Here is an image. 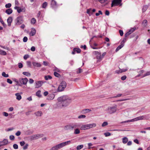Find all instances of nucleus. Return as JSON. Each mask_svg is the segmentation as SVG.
<instances>
[{
  "mask_svg": "<svg viewBox=\"0 0 150 150\" xmlns=\"http://www.w3.org/2000/svg\"><path fill=\"white\" fill-rule=\"evenodd\" d=\"M57 105L60 108L67 106L71 102V100L67 96H63L57 99Z\"/></svg>",
  "mask_w": 150,
  "mask_h": 150,
  "instance_id": "f257e3e1",
  "label": "nucleus"
},
{
  "mask_svg": "<svg viewBox=\"0 0 150 150\" xmlns=\"http://www.w3.org/2000/svg\"><path fill=\"white\" fill-rule=\"evenodd\" d=\"M71 141L69 140L60 143L52 147L50 150H58L59 149L70 144L71 143Z\"/></svg>",
  "mask_w": 150,
  "mask_h": 150,
  "instance_id": "f03ea898",
  "label": "nucleus"
},
{
  "mask_svg": "<svg viewBox=\"0 0 150 150\" xmlns=\"http://www.w3.org/2000/svg\"><path fill=\"white\" fill-rule=\"evenodd\" d=\"M67 86V83L65 81H62L59 86L57 91L58 92H61L64 91Z\"/></svg>",
  "mask_w": 150,
  "mask_h": 150,
  "instance_id": "7ed1b4c3",
  "label": "nucleus"
},
{
  "mask_svg": "<svg viewBox=\"0 0 150 150\" xmlns=\"http://www.w3.org/2000/svg\"><path fill=\"white\" fill-rule=\"evenodd\" d=\"M146 116L142 115L140 116L137 117L135 118L132 120H128L127 121H123L121 122V123H124L127 122H132L133 120V121H136L139 120H142L146 118Z\"/></svg>",
  "mask_w": 150,
  "mask_h": 150,
  "instance_id": "20e7f679",
  "label": "nucleus"
},
{
  "mask_svg": "<svg viewBox=\"0 0 150 150\" xmlns=\"http://www.w3.org/2000/svg\"><path fill=\"white\" fill-rule=\"evenodd\" d=\"M117 105H115L114 106L108 107L107 110L109 113L112 114L115 112L117 110Z\"/></svg>",
  "mask_w": 150,
  "mask_h": 150,
  "instance_id": "39448f33",
  "label": "nucleus"
},
{
  "mask_svg": "<svg viewBox=\"0 0 150 150\" xmlns=\"http://www.w3.org/2000/svg\"><path fill=\"white\" fill-rule=\"evenodd\" d=\"M93 124L83 125L81 127V129L82 130L87 129L93 127Z\"/></svg>",
  "mask_w": 150,
  "mask_h": 150,
  "instance_id": "423d86ee",
  "label": "nucleus"
},
{
  "mask_svg": "<svg viewBox=\"0 0 150 150\" xmlns=\"http://www.w3.org/2000/svg\"><path fill=\"white\" fill-rule=\"evenodd\" d=\"M28 81L27 78H20L19 79V84L21 85H26Z\"/></svg>",
  "mask_w": 150,
  "mask_h": 150,
  "instance_id": "0eeeda50",
  "label": "nucleus"
},
{
  "mask_svg": "<svg viewBox=\"0 0 150 150\" xmlns=\"http://www.w3.org/2000/svg\"><path fill=\"white\" fill-rule=\"evenodd\" d=\"M45 82L42 81H36L35 83V88L40 87Z\"/></svg>",
  "mask_w": 150,
  "mask_h": 150,
  "instance_id": "6e6552de",
  "label": "nucleus"
},
{
  "mask_svg": "<svg viewBox=\"0 0 150 150\" xmlns=\"http://www.w3.org/2000/svg\"><path fill=\"white\" fill-rule=\"evenodd\" d=\"M121 0H113L111 4V6H115L119 5L121 2Z\"/></svg>",
  "mask_w": 150,
  "mask_h": 150,
  "instance_id": "1a4fd4ad",
  "label": "nucleus"
},
{
  "mask_svg": "<svg viewBox=\"0 0 150 150\" xmlns=\"http://www.w3.org/2000/svg\"><path fill=\"white\" fill-rule=\"evenodd\" d=\"M94 53L96 55V58L98 59L97 62L101 61V57L100 53L97 51H94Z\"/></svg>",
  "mask_w": 150,
  "mask_h": 150,
  "instance_id": "9d476101",
  "label": "nucleus"
},
{
  "mask_svg": "<svg viewBox=\"0 0 150 150\" xmlns=\"http://www.w3.org/2000/svg\"><path fill=\"white\" fill-rule=\"evenodd\" d=\"M16 24L20 25L23 22V17L22 16L18 17L16 19Z\"/></svg>",
  "mask_w": 150,
  "mask_h": 150,
  "instance_id": "9b49d317",
  "label": "nucleus"
},
{
  "mask_svg": "<svg viewBox=\"0 0 150 150\" xmlns=\"http://www.w3.org/2000/svg\"><path fill=\"white\" fill-rule=\"evenodd\" d=\"M64 129L66 130H72L71 124H69L65 126L64 127Z\"/></svg>",
  "mask_w": 150,
  "mask_h": 150,
  "instance_id": "f8f14e48",
  "label": "nucleus"
},
{
  "mask_svg": "<svg viewBox=\"0 0 150 150\" xmlns=\"http://www.w3.org/2000/svg\"><path fill=\"white\" fill-rule=\"evenodd\" d=\"M73 129H74L80 126V125L77 123H73L71 124Z\"/></svg>",
  "mask_w": 150,
  "mask_h": 150,
  "instance_id": "ddd939ff",
  "label": "nucleus"
},
{
  "mask_svg": "<svg viewBox=\"0 0 150 150\" xmlns=\"http://www.w3.org/2000/svg\"><path fill=\"white\" fill-rule=\"evenodd\" d=\"M54 97V95L53 94H51L49 95L47 99L49 100H53Z\"/></svg>",
  "mask_w": 150,
  "mask_h": 150,
  "instance_id": "4468645a",
  "label": "nucleus"
},
{
  "mask_svg": "<svg viewBox=\"0 0 150 150\" xmlns=\"http://www.w3.org/2000/svg\"><path fill=\"white\" fill-rule=\"evenodd\" d=\"M51 4L52 8H54L57 6V2L54 0H52Z\"/></svg>",
  "mask_w": 150,
  "mask_h": 150,
  "instance_id": "2eb2a0df",
  "label": "nucleus"
},
{
  "mask_svg": "<svg viewBox=\"0 0 150 150\" xmlns=\"http://www.w3.org/2000/svg\"><path fill=\"white\" fill-rule=\"evenodd\" d=\"M12 21V18L11 17H9L7 20V22L8 23V25L9 26L11 25V23Z\"/></svg>",
  "mask_w": 150,
  "mask_h": 150,
  "instance_id": "dca6fc26",
  "label": "nucleus"
},
{
  "mask_svg": "<svg viewBox=\"0 0 150 150\" xmlns=\"http://www.w3.org/2000/svg\"><path fill=\"white\" fill-rule=\"evenodd\" d=\"M127 70V69H120L118 70H116V71H115V73L119 74L120 73H121L122 72H125V71H126Z\"/></svg>",
  "mask_w": 150,
  "mask_h": 150,
  "instance_id": "f3484780",
  "label": "nucleus"
},
{
  "mask_svg": "<svg viewBox=\"0 0 150 150\" xmlns=\"http://www.w3.org/2000/svg\"><path fill=\"white\" fill-rule=\"evenodd\" d=\"M94 12V9H89L87 10V13L89 16L92 15Z\"/></svg>",
  "mask_w": 150,
  "mask_h": 150,
  "instance_id": "a211bd4d",
  "label": "nucleus"
},
{
  "mask_svg": "<svg viewBox=\"0 0 150 150\" xmlns=\"http://www.w3.org/2000/svg\"><path fill=\"white\" fill-rule=\"evenodd\" d=\"M34 114L37 117H40L42 115V113L41 111H38L35 112Z\"/></svg>",
  "mask_w": 150,
  "mask_h": 150,
  "instance_id": "6ab92c4d",
  "label": "nucleus"
},
{
  "mask_svg": "<svg viewBox=\"0 0 150 150\" xmlns=\"http://www.w3.org/2000/svg\"><path fill=\"white\" fill-rule=\"evenodd\" d=\"M15 95L16 96V99L18 100H20L21 99V96L19 93H16Z\"/></svg>",
  "mask_w": 150,
  "mask_h": 150,
  "instance_id": "aec40b11",
  "label": "nucleus"
},
{
  "mask_svg": "<svg viewBox=\"0 0 150 150\" xmlns=\"http://www.w3.org/2000/svg\"><path fill=\"white\" fill-rule=\"evenodd\" d=\"M36 33V30L35 29H32L30 33V36H33L35 35Z\"/></svg>",
  "mask_w": 150,
  "mask_h": 150,
  "instance_id": "412c9836",
  "label": "nucleus"
},
{
  "mask_svg": "<svg viewBox=\"0 0 150 150\" xmlns=\"http://www.w3.org/2000/svg\"><path fill=\"white\" fill-rule=\"evenodd\" d=\"M90 111H91V110L86 109L82 110L81 111V112L83 114H85L86 113Z\"/></svg>",
  "mask_w": 150,
  "mask_h": 150,
  "instance_id": "4be33fe9",
  "label": "nucleus"
},
{
  "mask_svg": "<svg viewBox=\"0 0 150 150\" xmlns=\"http://www.w3.org/2000/svg\"><path fill=\"white\" fill-rule=\"evenodd\" d=\"M32 64L33 66L35 67H40L41 66V64L39 63L36 62H33Z\"/></svg>",
  "mask_w": 150,
  "mask_h": 150,
  "instance_id": "5701e85b",
  "label": "nucleus"
},
{
  "mask_svg": "<svg viewBox=\"0 0 150 150\" xmlns=\"http://www.w3.org/2000/svg\"><path fill=\"white\" fill-rule=\"evenodd\" d=\"M13 12L12 9L11 8H8L6 11L5 12L8 14L9 15L11 14Z\"/></svg>",
  "mask_w": 150,
  "mask_h": 150,
  "instance_id": "b1692460",
  "label": "nucleus"
},
{
  "mask_svg": "<svg viewBox=\"0 0 150 150\" xmlns=\"http://www.w3.org/2000/svg\"><path fill=\"white\" fill-rule=\"evenodd\" d=\"M14 9L17 10V12L18 13H20L22 11V9L21 8L18 7V6H15L14 7Z\"/></svg>",
  "mask_w": 150,
  "mask_h": 150,
  "instance_id": "393cba45",
  "label": "nucleus"
},
{
  "mask_svg": "<svg viewBox=\"0 0 150 150\" xmlns=\"http://www.w3.org/2000/svg\"><path fill=\"white\" fill-rule=\"evenodd\" d=\"M124 45L123 44L121 43V45L118 46L116 48L115 51L116 52L118 51L119 50L121 49L124 46Z\"/></svg>",
  "mask_w": 150,
  "mask_h": 150,
  "instance_id": "a878e982",
  "label": "nucleus"
},
{
  "mask_svg": "<svg viewBox=\"0 0 150 150\" xmlns=\"http://www.w3.org/2000/svg\"><path fill=\"white\" fill-rule=\"evenodd\" d=\"M93 37L91 38V39L90 40L89 43L91 45V46L92 47V48L94 49V46L93 45Z\"/></svg>",
  "mask_w": 150,
  "mask_h": 150,
  "instance_id": "bb28decb",
  "label": "nucleus"
},
{
  "mask_svg": "<svg viewBox=\"0 0 150 150\" xmlns=\"http://www.w3.org/2000/svg\"><path fill=\"white\" fill-rule=\"evenodd\" d=\"M147 20L146 19L144 20L142 23V24L143 25V26L144 27H145L147 26Z\"/></svg>",
  "mask_w": 150,
  "mask_h": 150,
  "instance_id": "cd10ccee",
  "label": "nucleus"
},
{
  "mask_svg": "<svg viewBox=\"0 0 150 150\" xmlns=\"http://www.w3.org/2000/svg\"><path fill=\"white\" fill-rule=\"evenodd\" d=\"M74 51L76 52L77 53H79L81 52V50L79 48H74L73 49Z\"/></svg>",
  "mask_w": 150,
  "mask_h": 150,
  "instance_id": "c85d7f7f",
  "label": "nucleus"
},
{
  "mask_svg": "<svg viewBox=\"0 0 150 150\" xmlns=\"http://www.w3.org/2000/svg\"><path fill=\"white\" fill-rule=\"evenodd\" d=\"M7 53L5 51L0 49V54L3 55H5Z\"/></svg>",
  "mask_w": 150,
  "mask_h": 150,
  "instance_id": "c756f323",
  "label": "nucleus"
},
{
  "mask_svg": "<svg viewBox=\"0 0 150 150\" xmlns=\"http://www.w3.org/2000/svg\"><path fill=\"white\" fill-rule=\"evenodd\" d=\"M128 141V139L126 137H124L122 139V142L124 144H125Z\"/></svg>",
  "mask_w": 150,
  "mask_h": 150,
  "instance_id": "7c9ffc66",
  "label": "nucleus"
},
{
  "mask_svg": "<svg viewBox=\"0 0 150 150\" xmlns=\"http://www.w3.org/2000/svg\"><path fill=\"white\" fill-rule=\"evenodd\" d=\"M35 137V139H38L39 138H41L43 136L42 134H35L34 135Z\"/></svg>",
  "mask_w": 150,
  "mask_h": 150,
  "instance_id": "2f4dec72",
  "label": "nucleus"
},
{
  "mask_svg": "<svg viewBox=\"0 0 150 150\" xmlns=\"http://www.w3.org/2000/svg\"><path fill=\"white\" fill-rule=\"evenodd\" d=\"M45 79L46 80L50 79H52V77L50 75L46 76H45Z\"/></svg>",
  "mask_w": 150,
  "mask_h": 150,
  "instance_id": "473e14b6",
  "label": "nucleus"
},
{
  "mask_svg": "<svg viewBox=\"0 0 150 150\" xmlns=\"http://www.w3.org/2000/svg\"><path fill=\"white\" fill-rule=\"evenodd\" d=\"M40 93V91L39 90L36 93V95L39 97H40L41 96V95Z\"/></svg>",
  "mask_w": 150,
  "mask_h": 150,
  "instance_id": "72a5a7b5",
  "label": "nucleus"
},
{
  "mask_svg": "<svg viewBox=\"0 0 150 150\" xmlns=\"http://www.w3.org/2000/svg\"><path fill=\"white\" fill-rule=\"evenodd\" d=\"M80 132V130L78 129H75L74 133L75 134H79Z\"/></svg>",
  "mask_w": 150,
  "mask_h": 150,
  "instance_id": "f704fd0d",
  "label": "nucleus"
},
{
  "mask_svg": "<svg viewBox=\"0 0 150 150\" xmlns=\"http://www.w3.org/2000/svg\"><path fill=\"white\" fill-rule=\"evenodd\" d=\"M23 74L24 75H25L28 76H30V73L28 72H24L23 73Z\"/></svg>",
  "mask_w": 150,
  "mask_h": 150,
  "instance_id": "c9c22d12",
  "label": "nucleus"
},
{
  "mask_svg": "<svg viewBox=\"0 0 150 150\" xmlns=\"http://www.w3.org/2000/svg\"><path fill=\"white\" fill-rule=\"evenodd\" d=\"M47 5V2H45L43 3L42 4V7L43 8H45Z\"/></svg>",
  "mask_w": 150,
  "mask_h": 150,
  "instance_id": "e433bc0d",
  "label": "nucleus"
},
{
  "mask_svg": "<svg viewBox=\"0 0 150 150\" xmlns=\"http://www.w3.org/2000/svg\"><path fill=\"white\" fill-rule=\"evenodd\" d=\"M83 147V145H81L77 146L76 149L77 150H80Z\"/></svg>",
  "mask_w": 150,
  "mask_h": 150,
  "instance_id": "4c0bfd02",
  "label": "nucleus"
},
{
  "mask_svg": "<svg viewBox=\"0 0 150 150\" xmlns=\"http://www.w3.org/2000/svg\"><path fill=\"white\" fill-rule=\"evenodd\" d=\"M54 76L56 77H59L60 76V74L57 72H54Z\"/></svg>",
  "mask_w": 150,
  "mask_h": 150,
  "instance_id": "58836bf2",
  "label": "nucleus"
},
{
  "mask_svg": "<svg viewBox=\"0 0 150 150\" xmlns=\"http://www.w3.org/2000/svg\"><path fill=\"white\" fill-rule=\"evenodd\" d=\"M36 21L35 19L34 18H33L31 20V24H34L35 23Z\"/></svg>",
  "mask_w": 150,
  "mask_h": 150,
  "instance_id": "ea45409f",
  "label": "nucleus"
},
{
  "mask_svg": "<svg viewBox=\"0 0 150 150\" xmlns=\"http://www.w3.org/2000/svg\"><path fill=\"white\" fill-rule=\"evenodd\" d=\"M150 75V71H147L143 75L142 77H144L145 76H147Z\"/></svg>",
  "mask_w": 150,
  "mask_h": 150,
  "instance_id": "a19ab883",
  "label": "nucleus"
},
{
  "mask_svg": "<svg viewBox=\"0 0 150 150\" xmlns=\"http://www.w3.org/2000/svg\"><path fill=\"white\" fill-rule=\"evenodd\" d=\"M2 75L4 77H8V74H6L4 72H3L2 73Z\"/></svg>",
  "mask_w": 150,
  "mask_h": 150,
  "instance_id": "79ce46f5",
  "label": "nucleus"
},
{
  "mask_svg": "<svg viewBox=\"0 0 150 150\" xmlns=\"http://www.w3.org/2000/svg\"><path fill=\"white\" fill-rule=\"evenodd\" d=\"M30 139L31 140H33L35 139H35V137L34 135H33L30 137H29Z\"/></svg>",
  "mask_w": 150,
  "mask_h": 150,
  "instance_id": "37998d69",
  "label": "nucleus"
},
{
  "mask_svg": "<svg viewBox=\"0 0 150 150\" xmlns=\"http://www.w3.org/2000/svg\"><path fill=\"white\" fill-rule=\"evenodd\" d=\"M2 142L5 145L8 144V140L6 139H4Z\"/></svg>",
  "mask_w": 150,
  "mask_h": 150,
  "instance_id": "c03bdc74",
  "label": "nucleus"
},
{
  "mask_svg": "<svg viewBox=\"0 0 150 150\" xmlns=\"http://www.w3.org/2000/svg\"><path fill=\"white\" fill-rule=\"evenodd\" d=\"M0 22H1V23H2V24L3 25L4 27H6V25L3 21L2 18L1 19V20H0Z\"/></svg>",
  "mask_w": 150,
  "mask_h": 150,
  "instance_id": "a18cd8bd",
  "label": "nucleus"
},
{
  "mask_svg": "<svg viewBox=\"0 0 150 150\" xmlns=\"http://www.w3.org/2000/svg\"><path fill=\"white\" fill-rule=\"evenodd\" d=\"M86 117V115H81L78 117V118L79 119L84 118H85Z\"/></svg>",
  "mask_w": 150,
  "mask_h": 150,
  "instance_id": "49530a36",
  "label": "nucleus"
},
{
  "mask_svg": "<svg viewBox=\"0 0 150 150\" xmlns=\"http://www.w3.org/2000/svg\"><path fill=\"white\" fill-rule=\"evenodd\" d=\"M11 5L10 3H8L6 4L5 5V7L6 8H9L11 6Z\"/></svg>",
  "mask_w": 150,
  "mask_h": 150,
  "instance_id": "de8ad7c7",
  "label": "nucleus"
},
{
  "mask_svg": "<svg viewBox=\"0 0 150 150\" xmlns=\"http://www.w3.org/2000/svg\"><path fill=\"white\" fill-rule=\"evenodd\" d=\"M108 125V123L106 122H103V123L102 124V126L103 127H104Z\"/></svg>",
  "mask_w": 150,
  "mask_h": 150,
  "instance_id": "09e8293b",
  "label": "nucleus"
},
{
  "mask_svg": "<svg viewBox=\"0 0 150 150\" xmlns=\"http://www.w3.org/2000/svg\"><path fill=\"white\" fill-rule=\"evenodd\" d=\"M136 28H133L131 29L129 31V32H130V33L131 34L132 32H133L134 31L136 30Z\"/></svg>",
  "mask_w": 150,
  "mask_h": 150,
  "instance_id": "8fccbe9b",
  "label": "nucleus"
},
{
  "mask_svg": "<svg viewBox=\"0 0 150 150\" xmlns=\"http://www.w3.org/2000/svg\"><path fill=\"white\" fill-rule=\"evenodd\" d=\"M100 14L102 15V13L101 11H99L98 13H96V16H98L100 15Z\"/></svg>",
  "mask_w": 150,
  "mask_h": 150,
  "instance_id": "3c124183",
  "label": "nucleus"
},
{
  "mask_svg": "<svg viewBox=\"0 0 150 150\" xmlns=\"http://www.w3.org/2000/svg\"><path fill=\"white\" fill-rule=\"evenodd\" d=\"M148 8V6H144L143 8V12H145Z\"/></svg>",
  "mask_w": 150,
  "mask_h": 150,
  "instance_id": "603ef678",
  "label": "nucleus"
},
{
  "mask_svg": "<svg viewBox=\"0 0 150 150\" xmlns=\"http://www.w3.org/2000/svg\"><path fill=\"white\" fill-rule=\"evenodd\" d=\"M108 0H98V1L101 4H104Z\"/></svg>",
  "mask_w": 150,
  "mask_h": 150,
  "instance_id": "864d4df0",
  "label": "nucleus"
},
{
  "mask_svg": "<svg viewBox=\"0 0 150 150\" xmlns=\"http://www.w3.org/2000/svg\"><path fill=\"white\" fill-rule=\"evenodd\" d=\"M13 148L15 149H17L18 148V146L17 144H13Z\"/></svg>",
  "mask_w": 150,
  "mask_h": 150,
  "instance_id": "5fc2aeb1",
  "label": "nucleus"
},
{
  "mask_svg": "<svg viewBox=\"0 0 150 150\" xmlns=\"http://www.w3.org/2000/svg\"><path fill=\"white\" fill-rule=\"evenodd\" d=\"M104 135L105 137H108L110 136L111 135V134L110 132H107L105 133Z\"/></svg>",
  "mask_w": 150,
  "mask_h": 150,
  "instance_id": "6e6d98bb",
  "label": "nucleus"
},
{
  "mask_svg": "<svg viewBox=\"0 0 150 150\" xmlns=\"http://www.w3.org/2000/svg\"><path fill=\"white\" fill-rule=\"evenodd\" d=\"M7 82L10 84H11L12 83V81L10 79H7Z\"/></svg>",
  "mask_w": 150,
  "mask_h": 150,
  "instance_id": "4d7b16f0",
  "label": "nucleus"
},
{
  "mask_svg": "<svg viewBox=\"0 0 150 150\" xmlns=\"http://www.w3.org/2000/svg\"><path fill=\"white\" fill-rule=\"evenodd\" d=\"M29 57V56L28 55L26 54L23 57L24 59L25 60H26Z\"/></svg>",
  "mask_w": 150,
  "mask_h": 150,
  "instance_id": "13d9d810",
  "label": "nucleus"
},
{
  "mask_svg": "<svg viewBox=\"0 0 150 150\" xmlns=\"http://www.w3.org/2000/svg\"><path fill=\"white\" fill-rule=\"evenodd\" d=\"M28 40V38L26 37H24L23 38V41L24 42H26Z\"/></svg>",
  "mask_w": 150,
  "mask_h": 150,
  "instance_id": "bf43d9fd",
  "label": "nucleus"
},
{
  "mask_svg": "<svg viewBox=\"0 0 150 150\" xmlns=\"http://www.w3.org/2000/svg\"><path fill=\"white\" fill-rule=\"evenodd\" d=\"M29 83L30 84H32L34 82V80L33 79H29Z\"/></svg>",
  "mask_w": 150,
  "mask_h": 150,
  "instance_id": "052dcab7",
  "label": "nucleus"
},
{
  "mask_svg": "<svg viewBox=\"0 0 150 150\" xmlns=\"http://www.w3.org/2000/svg\"><path fill=\"white\" fill-rule=\"evenodd\" d=\"M131 34L130 33V32H129V31L127 32L125 35V37H127L129 35H130Z\"/></svg>",
  "mask_w": 150,
  "mask_h": 150,
  "instance_id": "680f3d73",
  "label": "nucleus"
},
{
  "mask_svg": "<svg viewBox=\"0 0 150 150\" xmlns=\"http://www.w3.org/2000/svg\"><path fill=\"white\" fill-rule=\"evenodd\" d=\"M10 139L11 140H13L14 139V136L11 135L10 136Z\"/></svg>",
  "mask_w": 150,
  "mask_h": 150,
  "instance_id": "e2e57ef3",
  "label": "nucleus"
},
{
  "mask_svg": "<svg viewBox=\"0 0 150 150\" xmlns=\"http://www.w3.org/2000/svg\"><path fill=\"white\" fill-rule=\"evenodd\" d=\"M82 70L81 68H79L78 70L77 71V74L80 73L82 72Z\"/></svg>",
  "mask_w": 150,
  "mask_h": 150,
  "instance_id": "0e129e2a",
  "label": "nucleus"
},
{
  "mask_svg": "<svg viewBox=\"0 0 150 150\" xmlns=\"http://www.w3.org/2000/svg\"><path fill=\"white\" fill-rule=\"evenodd\" d=\"M119 32L121 36H122L123 35V32L122 30H119Z\"/></svg>",
  "mask_w": 150,
  "mask_h": 150,
  "instance_id": "69168bd1",
  "label": "nucleus"
},
{
  "mask_svg": "<svg viewBox=\"0 0 150 150\" xmlns=\"http://www.w3.org/2000/svg\"><path fill=\"white\" fill-rule=\"evenodd\" d=\"M21 134V132L19 131H18V132H17L16 133V135L17 136H19V135H20Z\"/></svg>",
  "mask_w": 150,
  "mask_h": 150,
  "instance_id": "338daca9",
  "label": "nucleus"
},
{
  "mask_svg": "<svg viewBox=\"0 0 150 150\" xmlns=\"http://www.w3.org/2000/svg\"><path fill=\"white\" fill-rule=\"evenodd\" d=\"M126 78L127 76H124L121 77V79L122 80H124L126 79Z\"/></svg>",
  "mask_w": 150,
  "mask_h": 150,
  "instance_id": "774afa93",
  "label": "nucleus"
}]
</instances>
